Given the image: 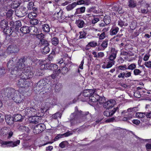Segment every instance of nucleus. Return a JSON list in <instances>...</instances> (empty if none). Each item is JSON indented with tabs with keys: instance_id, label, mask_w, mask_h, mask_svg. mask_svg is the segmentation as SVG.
<instances>
[{
	"instance_id": "nucleus-1",
	"label": "nucleus",
	"mask_w": 151,
	"mask_h": 151,
	"mask_svg": "<svg viewBox=\"0 0 151 151\" xmlns=\"http://www.w3.org/2000/svg\"><path fill=\"white\" fill-rule=\"evenodd\" d=\"M2 94L3 96L11 98L16 103H21L24 98V96L21 92L10 88H4Z\"/></svg>"
},
{
	"instance_id": "nucleus-2",
	"label": "nucleus",
	"mask_w": 151,
	"mask_h": 151,
	"mask_svg": "<svg viewBox=\"0 0 151 151\" xmlns=\"http://www.w3.org/2000/svg\"><path fill=\"white\" fill-rule=\"evenodd\" d=\"M26 59L24 57H23L19 59L17 61V64L14 66V69H12L10 73L12 75L15 76L18 74V73H22L24 68H25V65L24 64L25 62Z\"/></svg>"
},
{
	"instance_id": "nucleus-3",
	"label": "nucleus",
	"mask_w": 151,
	"mask_h": 151,
	"mask_svg": "<svg viewBox=\"0 0 151 151\" xmlns=\"http://www.w3.org/2000/svg\"><path fill=\"white\" fill-rule=\"evenodd\" d=\"M49 80V77L41 80L37 83L36 88H38L39 90L43 88L46 90L51 89L52 83Z\"/></svg>"
},
{
	"instance_id": "nucleus-4",
	"label": "nucleus",
	"mask_w": 151,
	"mask_h": 151,
	"mask_svg": "<svg viewBox=\"0 0 151 151\" xmlns=\"http://www.w3.org/2000/svg\"><path fill=\"white\" fill-rule=\"evenodd\" d=\"M82 112L81 111H79L78 110L77 106L75 107L74 112L72 114L70 115L71 118L70 122L71 125H73L78 122V119L81 116L82 114Z\"/></svg>"
},
{
	"instance_id": "nucleus-5",
	"label": "nucleus",
	"mask_w": 151,
	"mask_h": 151,
	"mask_svg": "<svg viewBox=\"0 0 151 151\" xmlns=\"http://www.w3.org/2000/svg\"><path fill=\"white\" fill-rule=\"evenodd\" d=\"M0 132L4 136H6L7 139H9L13 134V132L9 127H4L1 129Z\"/></svg>"
},
{
	"instance_id": "nucleus-6",
	"label": "nucleus",
	"mask_w": 151,
	"mask_h": 151,
	"mask_svg": "<svg viewBox=\"0 0 151 151\" xmlns=\"http://www.w3.org/2000/svg\"><path fill=\"white\" fill-rule=\"evenodd\" d=\"M30 84L28 79L20 78L18 80L17 85L19 87L26 88L28 87Z\"/></svg>"
},
{
	"instance_id": "nucleus-7",
	"label": "nucleus",
	"mask_w": 151,
	"mask_h": 151,
	"mask_svg": "<svg viewBox=\"0 0 151 151\" xmlns=\"http://www.w3.org/2000/svg\"><path fill=\"white\" fill-rule=\"evenodd\" d=\"M18 61V59L17 57H14L9 60L7 63V66L9 69L10 72L12 71V69H14L16 65L15 63Z\"/></svg>"
},
{
	"instance_id": "nucleus-8",
	"label": "nucleus",
	"mask_w": 151,
	"mask_h": 151,
	"mask_svg": "<svg viewBox=\"0 0 151 151\" xmlns=\"http://www.w3.org/2000/svg\"><path fill=\"white\" fill-rule=\"evenodd\" d=\"M37 110L32 107L28 108L25 111L26 115L29 117L37 115Z\"/></svg>"
},
{
	"instance_id": "nucleus-9",
	"label": "nucleus",
	"mask_w": 151,
	"mask_h": 151,
	"mask_svg": "<svg viewBox=\"0 0 151 151\" xmlns=\"http://www.w3.org/2000/svg\"><path fill=\"white\" fill-rule=\"evenodd\" d=\"M45 127V125L43 124H39L34 127L33 132L34 133L38 134L44 131Z\"/></svg>"
},
{
	"instance_id": "nucleus-10",
	"label": "nucleus",
	"mask_w": 151,
	"mask_h": 151,
	"mask_svg": "<svg viewBox=\"0 0 151 151\" xmlns=\"http://www.w3.org/2000/svg\"><path fill=\"white\" fill-rule=\"evenodd\" d=\"M46 63L45 61L42 63L41 66V68L42 69H48L52 67L54 68V69H55L54 68H55V69H57L58 68V66L55 64H49Z\"/></svg>"
},
{
	"instance_id": "nucleus-11",
	"label": "nucleus",
	"mask_w": 151,
	"mask_h": 151,
	"mask_svg": "<svg viewBox=\"0 0 151 151\" xmlns=\"http://www.w3.org/2000/svg\"><path fill=\"white\" fill-rule=\"evenodd\" d=\"M118 107L114 108L113 110H109V109H106L104 112V114L106 116H112L114 113L118 110Z\"/></svg>"
},
{
	"instance_id": "nucleus-12",
	"label": "nucleus",
	"mask_w": 151,
	"mask_h": 151,
	"mask_svg": "<svg viewBox=\"0 0 151 151\" xmlns=\"http://www.w3.org/2000/svg\"><path fill=\"white\" fill-rule=\"evenodd\" d=\"M8 51L10 53H17L19 50L18 46L16 45H11L7 48Z\"/></svg>"
},
{
	"instance_id": "nucleus-13",
	"label": "nucleus",
	"mask_w": 151,
	"mask_h": 151,
	"mask_svg": "<svg viewBox=\"0 0 151 151\" xmlns=\"http://www.w3.org/2000/svg\"><path fill=\"white\" fill-rule=\"evenodd\" d=\"M27 13L26 8L23 7L19 9L18 12L16 13V15L18 17H21L25 16Z\"/></svg>"
},
{
	"instance_id": "nucleus-14",
	"label": "nucleus",
	"mask_w": 151,
	"mask_h": 151,
	"mask_svg": "<svg viewBox=\"0 0 151 151\" xmlns=\"http://www.w3.org/2000/svg\"><path fill=\"white\" fill-rule=\"evenodd\" d=\"M115 101L114 100L108 101L104 103V108L109 109L113 107L115 104Z\"/></svg>"
},
{
	"instance_id": "nucleus-15",
	"label": "nucleus",
	"mask_w": 151,
	"mask_h": 151,
	"mask_svg": "<svg viewBox=\"0 0 151 151\" xmlns=\"http://www.w3.org/2000/svg\"><path fill=\"white\" fill-rule=\"evenodd\" d=\"M94 92H95V90L86 89L83 91V96L89 98Z\"/></svg>"
},
{
	"instance_id": "nucleus-16",
	"label": "nucleus",
	"mask_w": 151,
	"mask_h": 151,
	"mask_svg": "<svg viewBox=\"0 0 151 151\" xmlns=\"http://www.w3.org/2000/svg\"><path fill=\"white\" fill-rule=\"evenodd\" d=\"M99 98V96L95 93V92H94L90 96L89 99V101L90 102H96L98 101Z\"/></svg>"
},
{
	"instance_id": "nucleus-17",
	"label": "nucleus",
	"mask_w": 151,
	"mask_h": 151,
	"mask_svg": "<svg viewBox=\"0 0 151 151\" xmlns=\"http://www.w3.org/2000/svg\"><path fill=\"white\" fill-rule=\"evenodd\" d=\"M5 119L6 123L9 125H11L14 123V118L10 115H6Z\"/></svg>"
},
{
	"instance_id": "nucleus-18",
	"label": "nucleus",
	"mask_w": 151,
	"mask_h": 151,
	"mask_svg": "<svg viewBox=\"0 0 151 151\" xmlns=\"http://www.w3.org/2000/svg\"><path fill=\"white\" fill-rule=\"evenodd\" d=\"M118 25L121 27L123 26H127L128 24L126 19L122 18L118 21Z\"/></svg>"
},
{
	"instance_id": "nucleus-19",
	"label": "nucleus",
	"mask_w": 151,
	"mask_h": 151,
	"mask_svg": "<svg viewBox=\"0 0 151 151\" xmlns=\"http://www.w3.org/2000/svg\"><path fill=\"white\" fill-rule=\"evenodd\" d=\"M50 45L48 41L44 39H40L39 45L42 48L44 47L49 46Z\"/></svg>"
},
{
	"instance_id": "nucleus-20",
	"label": "nucleus",
	"mask_w": 151,
	"mask_h": 151,
	"mask_svg": "<svg viewBox=\"0 0 151 151\" xmlns=\"http://www.w3.org/2000/svg\"><path fill=\"white\" fill-rule=\"evenodd\" d=\"M137 6V3L134 0H128V6L129 8H134Z\"/></svg>"
},
{
	"instance_id": "nucleus-21",
	"label": "nucleus",
	"mask_w": 151,
	"mask_h": 151,
	"mask_svg": "<svg viewBox=\"0 0 151 151\" xmlns=\"http://www.w3.org/2000/svg\"><path fill=\"white\" fill-rule=\"evenodd\" d=\"M3 32L9 36L12 35L13 31L10 27H8L5 28L3 29Z\"/></svg>"
},
{
	"instance_id": "nucleus-22",
	"label": "nucleus",
	"mask_w": 151,
	"mask_h": 151,
	"mask_svg": "<svg viewBox=\"0 0 151 151\" xmlns=\"http://www.w3.org/2000/svg\"><path fill=\"white\" fill-rule=\"evenodd\" d=\"M76 24L79 28H82L83 27L85 23L83 20L79 19L76 20Z\"/></svg>"
},
{
	"instance_id": "nucleus-23",
	"label": "nucleus",
	"mask_w": 151,
	"mask_h": 151,
	"mask_svg": "<svg viewBox=\"0 0 151 151\" xmlns=\"http://www.w3.org/2000/svg\"><path fill=\"white\" fill-rule=\"evenodd\" d=\"M29 27L28 26H23L21 28L20 31L23 33L26 34L29 32Z\"/></svg>"
},
{
	"instance_id": "nucleus-24",
	"label": "nucleus",
	"mask_w": 151,
	"mask_h": 151,
	"mask_svg": "<svg viewBox=\"0 0 151 151\" xmlns=\"http://www.w3.org/2000/svg\"><path fill=\"white\" fill-rule=\"evenodd\" d=\"M85 9L86 8L84 6H82L81 7L78 8L76 9L75 14H78L83 13L85 12Z\"/></svg>"
},
{
	"instance_id": "nucleus-25",
	"label": "nucleus",
	"mask_w": 151,
	"mask_h": 151,
	"mask_svg": "<svg viewBox=\"0 0 151 151\" xmlns=\"http://www.w3.org/2000/svg\"><path fill=\"white\" fill-rule=\"evenodd\" d=\"M76 6V2H74L67 6L66 9L68 11H70L73 9Z\"/></svg>"
},
{
	"instance_id": "nucleus-26",
	"label": "nucleus",
	"mask_w": 151,
	"mask_h": 151,
	"mask_svg": "<svg viewBox=\"0 0 151 151\" xmlns=\"http://www.w3.org/2000/svg\"><path fill=\"white\" fill-rule=\"evenodd\" d=\"M40 118L39 117L37 114V115L32 117L31 122L33 123L37 124L39 122V121L40 120Z\"/></svg>"
},
{
	"instance_id": "nucleus-27",
	"label": "nucleus",
	"mask_w": 151,
	"mask_h": 151,
	"mask_svg": "<svg viewBox=\"0 0 151 151\" xmlns=\"http://www.w3.org/2000/svg\"><path fill=\"white\" fill-rule=\"evenodd\" d=\"M14 120L15 122L22 121L23 120L22 116L19 114H17L15 115L14 118Z\"/></svg>"
},
{
	"instance_id": "nucleus-28",
	"label": "nucleus",
	"mask_w": 151,
	"mask_h": 151,
	"mask_svg": "<svg viewBox=\"0 0 151 151\" xmlns=\"http://www.w3.org/2000/svg\"><path fill=\"white\" fill-rule=\"evenodd\" d=\"M119 30V28L117 27L112 28L110 30V35H116L118 32Z\"/></svg>"
},
{
	"instance_id": "nucleus-29",
	"label": "nucleus",
	"mask_w": 151,
	"mask_h": 151,
	"mask_svg": "<svg viewBox=\"0 0 151 151\" xmlns=\"http://www.w3.org/2000/svg\"><path fill=\"white\" fill-rule=\"evenodd\" d=\"M42 29L44 32H48L50 31V27L47 24H45L42 25Z\"/></svg>"
},
{
	"instance_id": "nucleus-30",
	"label": "nucleus",
	"mask_w": 151,
	"mask_h": 151,
	"mask_svg": "<svg viewBox=\"0 0 151 151\" xmlns=\"http://www.w3.org/2000/svg\"><path fill=\"white\" fill-rule=\"evenodd\" d=\"M97 45V43L95 41H93L92 42H90L88 44L86 45V49H88L89 48H88L89 46L92 47H95Z\"/></svg>"
},
{
	"instance_id": "nucleus-31",
	"label": "nucleus",
	"mask_w": 151,
	"mask_h": 151,
	"mask_svg": "<svg viewBox=\"0 0 151 151\" xmlns=\"http://www.w3.org/2000/svg\"><path fill=\"white\" fill-rule=\"evenodd\" d=\"M29 32H31L33 34L37 33L38 32V29L37 28L34 26H32L29 27Z\"/></svg>"
},
{
	"instance_id": "nucleus-32",
	"label": "nucleus",
	"mask_w": 151,
	"mask_h": 151,
	"mask_svg": "<svg viewBox=\"0 0 151 151\" xmlns=\"http://www.w3.org/2000/svg\"><path fill=\"white\" fill-rule=\"evenodd\" d=\"M49 46L44 47L42 48V52L43 54H46L48 53L50 51Z\"/></svg>"
},
{
	"instance_id": "nucleus-33",
	"label": "nucleus",
	"mask_w": 151,
	"mask_h": 151,
	"mask_svg": "<svg viewBox=\"0 0 151 151\" xmlns=\"http://www.w3.org/2000/svg\"><path fill=\"white\" fill-rule=\"evenodd\" d=\"M112 10L115 12H118L119 14H122L123 12L117 6H114L111 8Z\"/></svg>"
},
{
	"instance_id": "nucleus-34",
	"label": "nucleus",
	"mask_w": 151,
	"mask_h": 151,
	"mask_svg": "<svg viewBox=\"0 0 151 151\" xmlns=\"http://www.w3.org/2000/svg\"><path fill=\"white\" fill-rule=\"evenodd\" d=\"M62 137V135L61 134H58L56 136L55 138H54L53 141L52 142H50L47 143L46 144H44V145H46L47 144H52L53 143L54 141H55L58 140L60 138H61Z\"/></svg>"
},
{
	"instance_id": "nucleus-35",
	"label": "nucleus",
	"mask_w": 151,
	"mask_h": 151,
	"mask_svg": "<svg viewBox=\"0 0 151 151\" xmlns=\"http://www.w3.org/2000/svg\"><path fill=\"white\" fill-rule=\"evenodd\" d=\"M108 40H104L101 45V46L103 48V50H104L108 46Z\"/></svg>"
},
{
	"instance_id": "nucleus-36",
	"label": "nucleus",
	"mask_w": 151,
	"mask_h": 151,
	"mask_svg": "<svg viewBox=\"0 0 151 151\" xmlns=\"http://www.w3.org/2000/svg\"><path fill=\"white\" fill-rule=\"evenodd\" d=\"M93 18L92 19V24H95L99 21V16H98L93 15Z\"/></svg>"
},
{
	"instance_id": "nucleus-37",
	"label": "nucleus",
	"mask_w": 151,
	"mask_h": 151,
	"mask_svg": "<svg viewBox=\"0 0 151 151\" xmlns=\"http://www.w3.org/2000/svg\"><path fill=\"white\" fill-rule=\"evenodd\" d=\"M110 17L109 16H105L104 18V21L105 23L106 24H108L110 22Z\"/></svg>"
},
{
	"instance_id": "nucleus-38",
	"label": "nucleus",
	"mask_w": 151,
	"mask_h": 151,
	"mask_svg": "<svg viewBox=\"0 0 151 151\" xmlns=\"http://www.w3.org/2000/svg\"><path fill=\"white\" fill-rule=\"evenodd\" d=\"M7 24V22L6 20H2L0 22V27L4 29L5 28L8 27Z\"/></svg>"
},
{
	"instance_id": "nucleus-39",
	"label": "nucleus",
	"mask_w": 151,
	"mask_h": 151,
	"mask_svg": "<svg viewBox=\"0 0 151 151\" xmlns=\"http://www.w3.org/2000/svg\"><path fill=\"white\" fill-rule=\"evenodd\" d=\"M136 116L137 118H142L146 116V114L144 113L138 112L136 113Z\"/></svg>"
},
{
	"instance_id": "nucleus-40",
	"label": "nucleus",
	"mask_w": 151,
	"mask_h": 151,
	"mask_svg": "<svg viewBox=\"0 0 151 151\" xmlns=\"http://www.w3.org/2000/svg\"><path fill=\"white\" fill-rule=\"evenodd\" d=\"M137 108V107H134L129 108L127 110V112H132L133 114L135 113L138 111Z\"/></svg>"
},
{
	"instance_id": "nucleus-41",
	"label": "nucleus",
	"mask_w": 151,
	"mask_h": 151,
	"mask_svg": "<svg viewBox=\"0 0 151 151\" xmlns=\"http://www.w3.org/2000/svg\"><path fill=\"white\" fill-rule=\"evenodd\" d=\"M2 145H7V146H10L13 147L12 145V141H2L1 143Z\"/></svg>"
},
{
	"instance_id": "nucleus-42",
	"label": "nucleus",
	"mask_w": 151,
	"mask_h": 151,
	"mask_svg": "<svg viewBox=\"0 0 151 151\" xmlns=\"http://www.w3.org/2000/svg\"><path fill=\"white\" fill-rule=\"evenodd\" d=\"M36 15L37 14L36 13L31 12L28 14V18L30 19H33L35 18Z\"/></svg>"
},
{
	"instance_id": "nucleus-43",
	"label": "nucleus",
	"mask_w": 151,
	"mask_h": 151,
	"mask_svg": "<svg viewBox=\"0 0 151 151\" xmlns=\"http://www.w3.org/2000/svg\"><path fill=\"white\" fill-rule=\"evenodd\" d=\"M60 73V71L59 70H58L54 72L53 74L52 75L50 76H48V77H49V79L50 78V77H51L52 78L54 79L57 76L59 75Z\"/></svg>"
},
{
	"instance_id": "nucleus-44",
	"label": "nucleus",
	"mask_w": 151,
	"mask_h": 151,
	"mask_svg": "<svg viewBox=\"0 0 151 151\" xmlns=\"http://www.w3.org/2000/svg\"><path fill=\"white\" fill-rule=\"evenodd\" d=\"M62 86L61 84L57 83L55 86V90L56 91H59L62 88Z\"/></svg>"
},
{
	"instance_id": "nucleus-45",
	"label": "nucleus",
	"mask_w": 151,
	"mask_h": 151,
	"mask_svg": "<svg viewBox=\"0 0 151 151\" xmlns=\"http://www.w3.org/2000/svg\"><path fill=\"white\" fill-rule=\"evenodd\" d=\"M59 42L58 39L57 37H54L52 40V44L55 45H56Z\"/></svg>"
},
{
	"instance_id": "nucleus-46",
	"label": "nucleus",
	"mask_w": 151,
	"mask_h": 151,
	"mask_svg": "<svg viewBox=\"0 0 151 151\" xmlns=\"http://www.w3.org/2000/svg\"><path fill=\"white\" fill-rule=\"evenodd\" d=\"M19 5V4L17 1H14L12 3L11 7L14 9L18 7Z\"/></svg>"
},
{
	"instance_id": "nucleus-47",
	"label": "nucleus",
	"mask_w": 151,
	"mask_h": 151,
	"mask_svg": "<svg viewBox=\"0 0 151 151\" xmlns=\"http://www.w3.org/2000/svg\"><path fill=\"white\" fill-rule=\"evenodd\" d=\"M115 61H109L107 63L106 68H109L111 67L114 64Z\"/></svg>"
},
{
	"instance_id": "nucleus-48",
	"label": "nucleus",
	"mask_w": 151,
	"mask_h": 151,
	"mask_svg": "<svg viewBox=\"0 0 151 151\" xmlns=\"http://www.w3.org/2000/svg\"><path fill=\"white\" fill-rule=\"evenodd\" d=\"M116 57V54L115 53H113L112 54L109 56V59L110 61H115L114 60L115 59Z\"/></svg>"
},
{
	"instance_id": "nucleus-49",
	"label": "nucleus",
	"mask_w": 151,
	"mask_h": 151,
	"mask_svg": "<svg viewBox=\"0 0 151 151\" xmlns=\"http://www.w3.org/2000/svg\"><path fill=\"white\" fill-rule=\"evenodd\" d=\"M146 9H141V12L142 13L147 14L148 12H149L148 8L149 7V6L148 4H147L146 5Z\"/></svg>"
},
{
	"instance_id": "nucleus-50",
	"label": "nucleus",
	"mask_w": 151,
	"mask_h": 151,
	"mask_svg": "<svg viewBox=\"0 0 151 151\" xmlns=\"http://www.w3.org/2000/svg\"><path fill=\"white\" fill-rule=\"evenodd\" d=\"M33 74L32 72L30 70L28 72H26L25 75L27 76V79L32 78L33 76Z\"/></svg>"
},
{
	"instance_id": "nucleus-51",
	"label": "nucleus",
	"mask_w": 151,
	"mask_h": 151,
	"mask_svg": "<svg viewBox=\"0 0 151 151\" xmlns=\"http://www.w3.org/2000/svg\"><path fill=\"white\" fill-rule=\"evenodd\" d=\"M34 5V2L32 1H31L29 2L27 6V8L28 9V10H31L32 9Z\"/></svg>"
},
{
	"instance_id": "nucleus-52",
	"label": "nucleus",
	"mask_w": 151,
	"mask_h": 151,
	"mask_svg": "<svg viewBox=\"0 0 151 151\" xmlns=\"http://www.w3.org/2000/svg\"><path fill=\"white\" fill-rule=\"evenodd\" d=\"M14 12V11L11 9L9 10L6 13V17L10 18Z\"/></svg>"
},
{
	"instance_id": "nucleus-53",
	"label": "nucleus",
	"mask_w": 151,
	"mask_h": 151,
	"mask_svg": "<svg viewBox=\"0 0 151 151\" xmlns=\"http://www.w3.org/2000/svg\"><path fill=\"white\" fill-rule=\"evenodd\" d=\"M136 68V65L134 63H132L128 67L127 69L131 70H133L135 68Z\"/></svg>"
},
{
	"instance_id": "nucleus-54",
	"label": "nucleus",
	"mask_w": 151,
	"mask_h": 151,
	"mask_svg": "<svg viewBox=\"0 0 151 151\" xmlns=\"http://www.w3.org/2000/svg\"><path fill=\"white\" fill-rule=\"evenodd\" d=\"M30 22L31 24L33 25H36L39 22L38 20L35 18L31 19Z\"/></svg>"
},
{
	"instance_id": "nucleus-55",
	"label": "nucleus",
	"mask_w": 151,
	"mask_h": 151,
	"mask_svg": "<svg viewBox=\"0 0 151 151\" xmlns=\"http://www.w3.org/2000/svg\"><path fill=\"white\" fill-rule=\"evenodd\" d=\"M142 73V71L140 70L137 69H135L134 70L133 73L135 76H137L139 75Z\"/></svg>"
},
{
	"instance_id": "nucleus-56",
	"label": "nucleus",
	"mask_w": 151,
	"mask_h": 151,
	"mask_svg": "<svg viewBox=\"0 0 151 151\" xmlns=\"http://www.w3.org/2000/svg\"><path fill=\"white\" fill-rule=\"evenodd\" d=\"M59 11L58 12H56L55 13V15L57 14L58 15V16H57L58 18L61 17L63 13V11L62 10L59 9Z\"/></svg>"
},
{
	"instance_id": "nucleus-57",
	"label": "nucleus",
	"mask_w": 151,
	"mask_h": 151,
	"mask_svg": "<svg viewBox=\"0 0 151 151\" xmlns=\"http://www.w3.org/2000/svg\"><path fill=\"white\" fill-rule=\"evenodd\" d=\"M61 116V114L59 112H57L52 115V117L54 119H56L58 117L60 118Z\"/></svg>"
},
{
	"instance_id": "nucleus-58",
	"label": "nucleus",
	"mask_w": 151,
	"mask_h": 151,
	"mask_svg": "<svg viewBox=\"0 0 151 151\" xmlns=\"http://www.w3.org/2000/svg\"><path fill=\"white\" fill-rule=\"evenodd\" d=\"M30 70V68L29 67L25 66V68H24L23 70L22 71V73H23L25 74H26V72H28Z\"/></svg>"
},
{
	"instance_id": "nucleus-59",
	"label": "nucleus",
	"mask_w": 151,
	"mask_h": 151,
	"mask_svg": "<svg viewBox=\"0 0 151 151\" xmlns=\"http://www.w3.org/2000/svg\"><path fill=\"white\" fill-rule=\"evenodd\" d=\"M5 73L4 68L3 67H0V77H1Z\"/></svg>"
},
{
	"instance_id": "nucleus-60",
	"label": "nucleus",
	"mask_w": 151,
	"mask_h": 151,
	"mask_svg": "<svg viewBox=\"0 0 151 151\" xmlns=\"http://www.w3.org/2000/svg\"><path fill=\"white\" fill-rule=\"evenodd\" d=\"M67 143L66 141H64L61 142L59 145V147L62 148H64L65 147Z\"/></svg>"
},
{
	"instance_id": "nucleus-61",
	"label": "nucleus",
	"mask_w": 151,
	"mask_h": 151,
	"mask_svg": "<svg viewBox=\"0 0 151 151\" xmlns=\"http://www.w3.org/2000/svg\"><path fill=\"white\" fill-rule=\"evenodd\" d=\"M68 71V69L66 67H64L61 70V72L63 74H66Z\"/></svg>"
},
{
	"instance_id": "nucleus-62",
	"label": "nucleus",
	"mask_w": 151,
	"mask_h": 151,
	"mask_svg": "<svg viewBox=\"0 0 151 151\" xmlns=\"http://www.w3.org/2000/svg\"><path fill=\"white\" fill-rule=\"evenodd\" d=\"M54 54V52H52L49 55L48 58L49 61H50L52 60L53 57L55 56Z\"/></svg>"
},
{
	"instance_id": "nucleus-63",
	"label": "nucleus",
	"mask_w": 151,
	"mask_h": 151,
	"mask_svg": "<svg viewBox=\"0 0 151 151\" xmlns=\"http://www.w3.org/2000/svg\"><path fill=\"white\" fill-rule=\"evenodd\" d=\"M118 68L121 70H124L127 69V66L126 65H120L118 67Z\"/></svg>"
},
{
	"instance_id": "nucleus-64",
	"label": "nucleus",
	"mask_w": 151,
	"mask_h": 151,
	"mask_svg": "<svg viewBox=\"0 0 151 151\" xmlns=\"http://www.w3.org/2000/svg\"><path fill=\"white\" fill-rule=\"evenodd\" d=\"M106 35L105 33L104 32H102L99 35V37L100 40H103L106 37Z\"/></svg>"
}]
</instances>
